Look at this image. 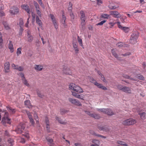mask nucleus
I'll return each instance as SVG.
<instances>
[{"mask_svg":"<svg viewBox=\"0 0 146 146\" xmlns=\"http://www.w3.org/2000/svg\"><path fill=\"white\" fill-rule=\"evenodd\" d=\"M69 88L70 90H73L74 91L72 92H76L79 94H81L83 92V90L80 87L72 83L70 84L69 85Z\"/></svg>","mask_w":146,"mask_h":146,"instance_id":"f257e3e1","label":"nucleus"},{"mask_svg":"<svg viewBox=\"0 0 146 146\" xmlns=\"http://www.w3.org/2000/svg\"><path fill=\"white\" fill-rule=\"evenodd\" d=\"M90 82L93 83L95 85L98 87V88H101L104 90H106L107 88L105 86H103L101 84L98 83L96 80L92 77H90L89 79Z\"/></svg>","mask_w":146,"mask_h":146,"instance_id":"f03ea898","label":"nucleus"},{"mask_svg":"<svg viewBox=\"0 0 146 146\" xmlns=\"http://www.w3.org/2000/svg\"><path fill=\"white\" fill-rule=\"evenodd\" d=\"M80 13L81 14L80 19L81 20V25L82 28L83 30H84L85 28V21L86 19V17L85 16V13L83 11H80Z\"/></svg>","mask_w":146,"mask_h":146,"instance_id":"7ed1b4c3","label":"nucleus"},{"mask_svg":"<svg viewBox=\"0 0 146 146\" xmlns=\"http://www.w3.org/2000/svg\"><path fill=\"white\" fill-rule=\"evenodd\" d=\"M135 123L136 121L135 120L130 118L123 121L122 123L124 125H133Z\"/></svg>","mask_w":146,"mask_h":146,"instance_id":"20e7f679","label":"nucleus"},{"mask_svg":"<svg viewBox=\"0 0 146 146\" xmlns=\"http://www.w3.org/2000/svg\"><path fill=\"white\" fill-rule=\"evenodd\" d=\"M9 113L7 112H5L3 117L2 118L1 122L3 123H7L10 124V119L8 117Z\"/></svg>","mask_w":146,"mask_h":146,"instance_id":"39448f33","label":"nucleus"},{"mask_svg":"<svg viewBox=\"0 0 146 146\" xmlns=\"http://www.w3.org/2000/svg\"><path fill=\"white\" fill-rule=\"evenodd\" d=\"M25 128L24 124H20L18 126L15 131L17 133H22L24 132V130Z\"/></svg>","mask_w":146,"mask_h":146,"instance_id":"423d86ee","label":"nucleus"},{"mask_svg":"<svg viewBox=\"0 0 146 146\" xmlns=\"http://www.w3.org/2000/svg\"><path fill=\"white\" fill-rule=\"evenodd\" d=\"M97 110L106 113L108 115H112L113 114L112 111L109 109H98Z\"/></svg>","mask_w":146,"mask_h":146,"instance_id":"0eeeda50","label":"nucleus"},{"mask_svg":"<svg viewBox=\"0 0 146 146\" xmlns=\"http://www.w3.org/2000/svg\"><path fill=\"white\" fill-rule=\"evenodd\" d=\"M118 27L121 29L125 33H127L130 30L129 28L127 27H122L120 25V23L119 22H116Z\"/></svg>","mask_w":146,"mask_h":146,"instance_id":"6e6552de","label":"nucleus"},{"mask_svg":"<svg viewBox=\"0 0 146 146\" xmlns=\"http://www.w3.org/2000/svg\"><path fill=\"white\" fill-rule=\"evenodd\" d=\"M19 9L17 7L13 6L11 9L9 11L10 14L14 15L17 14L19 12Z\"/></svg>","mask_w":146,"mask_h":146,"instance_id":"1a4fd4ad","label":"nucleus"},{"mask_svg":"<svg viewBox=\"0 0 146 146\" xmlns=\"http://www.w3.org/2000/svg\"><path fill=\"white\" fill-rule=\"evenodd\" d=\"M110 15L114 18H119L121 17V14L117 11H112L110 12Z\"/></svg>","mask_w":146,"mask_h":146,"instance_id":"9d476101","label":"nucleus"},{"mask_svg":"<svg viewBox=\"0 0 146 146\" xmlns=\"http://www.w3.org/2000/svg\"><path fill=\"white\" fill-rule=\"evenodd\" d=\"M69 101L72 104L78 106H80L82 104L79 101L77 100L70 98L68 99Z\"/></svg>","mask_w":146,"mask_h":146,"instance_id":"9b49d317","label":"nucleus"},{"mask_svg":"<svg viewBox=\"0 0 146 146\" xmlns=\"http://www.w3.org/2000/svg\"><path fill=\"white\" fill-rule=\"evenodd\" d=\"M63 73L66 75H71L72 74L71 68L64 66L62 70Z\"/></svg>","mask_w":146,"mask_h":146,"instance_id":"f8f14e48","label":"nucleus"},{"mask_svg":"<svg viewBox=\"0 0 146 146\" xmlns=\"http://www.w3.org/2000/svg\"><path fill=\"white\" fill-rule=\"evenodd\" d=\"M50 18L52 20V21L54 25V27L56 29H57L58 28V23L55 18L54 16L52 14H50Z\"/></svg>","mask_w":146,"mask_h":146,"instance_id":"ddd939ff","label":"nucleus"},{"mask_svg":"<svg viewBox=\"0 0 146 146\" xmlns=\"http://www.w3.org/2000/svg\"><path fill=\"white\" fill-rule=\"evenodd\" d=\"M27 39L28 42H31L33 40V37L31 34V33L29 30H27Z\"/></svg>","mask_w":146,"mask_h":146,"instance_id":"4468645a","label":"nucleus"},{"mask_svg":"<svg viewBox=\"0 0 146 146\" xmlns=\"http://www.w3.org/2000/svg\"><path fill=\"white\" fill-rule=\"evenodd\" d=\"M21 7L22 9L25 10L29 14H30L31 13V11L30 8L29 6L26 5H22Z\"/></svg>","mask_w":146,"mask_h":146,"instance_id":"2eb2a0df","label":"nucleus"},{"mask_svg":"<svg viewBox=\"0 0 146 146\" xmlns=\"http://www.w3.org/2000/svg\"><path fill=\"white\" fill-rule=\"evenodd\" d=\"M137 35L136 33H133L131 35L130 38V42L133 43L136 42Z\"/></svg>","mask_w":146,"mask_h":146,"instance_id":"dca6fc26","label":"nucleus"},{"mask_svg":"<svg viewBox=\"0 0 146 146\" xmlns=\"http://www.w3.org/2000/svg\"><path fill=\"white\" fill-rule=\"evenodd\" d=\"M25 111L26 112L28 115V117L30 119V122L32 125H34V124H35V122L34 120L32 118V116L31 113L29 111Z\"/></svg>","mask_w":146,"mask_h":146,"instance_id":"f3484780","label":"nucleus"},{"mask_svg":"<svg viewBox=\"0 0 146 146\" xmlns=\"http://www.w3.org/2000/svg\"><path fill=\"white\" fill-rule=\"evenodd\" d=\"M98 128L100 130L103 131H104L107 132L109 131L108 127L106 126L99 125L98 126Z\"/></svg>","mask_w":146,"mask_h":146,"instance_id":"a211bd4d","label":"nucleus"},{"mask_svg":"<svg viewBox=\"0 0 146 146\" xmlns=\"http://www.w3.org/2000/svg\"><path fill=\"white\" fill-rule=\"evenodd\" d=\"M122 91L126 93L129 94L131 93V88L125 86H124V87Z\"/></svg>","mask_w":146,"mask_h":146,"instance_id":"6ab92c4d","label":"nucleus"},{"mask_svg":"<svg viewBox=\"0 0 146 146\" xmlns=\"http://www.w3.org/2000/svg\"><path fill=\"white\" fill-rule=\"evenodd\" d=\"M92 142L93 144H91L90 146H100V141L98 140L93 139Z\"/></svg>","mask_w":146,"mask_h":146,"instance_id":"aec40b11","label":"nucleus"},{"mask_svg":"<svg viewBox=\"0 0 146 146\" xmlns=\"http://www.w3.org/2000/svg\"><path fill=\"white\" fill-rule=\"evenodd\" d=\"M79 94L76 92H72V95L80 99L84 100V97L83 95H79Z\"/></svg>","mask_w":146,"mask_h":146,"instance_id":"412c9836","label":"nucleus"},{"mask_svg":"<svg viewBox=\"0 0 146 146\" xmlns=\"http://www.w3.org/2000/svg\"><path fill=\"white\" fill-rule=\"evenodd\" d=\"M8 48L10 49L11 52H13L14 51L13 45L11 40L9 41V42L8 44Z\"/></svg>","mask_w":146,"mask_h":146,"instance_id":"4be33fe9","label":"nucleus"},{"mask_svg":"<svg viewBox=\"0 0 146 146\" xmlns=\"http://www.w3.org/2000/svg\"><path fill=\"white\" fill-rule=\"evenodd\" d=\"M36 23L41 28H42V23L41 21L39 19L38 17L37 16L36 17Z\"/></svg>","mask_w":146,"mask_h":146,"instance_id":"5701e85b","label":"nucleus"},{"mask_svg":"<svg viewBox=\"0 0 146 146\" xmlns=\"http://www.w3.org/2000/svg\"><path fill=\"white\" fill-rule=\"evenodd\" d=\"M6 72H8L9 69L10 64L9 62H7L4 64Z\"/></svg>","mask_w":146,"mask_h":146,"instance_id":"b1692460","label":"nucleus"},{"mask_svg":"<svg viewBox=\"0 0 146 146\" xmlns=\"http://www.w3.org/2000/svg\"><path fill=\"white\" fill-rule=\"evenodd\" d=\"M43 68V66L40 65H35V69L37 71L41 70Z\"/></svg>","mask_w":146,"mask_h":146,"instance_id":"393cba45","label":"nucleus"},{"mask_svg":"<svg viewBox=\"0 0 146 146\" xmlns=\"http://www.w3.org/2000/svg\"><path fill=\"white\" fill-rule=\"evenodd\" d=\"M25 105L27 107L31 108L32 107L30 101L29 100H27L25 102Z\"/></svg>","mask_w":146,"mask_h":146,"instance_id":"a878e982","label":"nucleus"},{"mask_svg":"<svg viewBox=\"0 0 146 146\" xmlns=\"http://www.w3.org/2000/svg\"><path fill=\"white\" fill-rule=\"evenodd\" d=\"M98 73L99 75L100 76V77L101 79L104 82L106 83L107 81L105 79L104 76L99 71H98Z\"/></svg>","mask_w":146,"mask_h":146,"instance_id":"bb28decb","label":"nucleus"},{"mask_svg":"<svg viewBox=\"0 0 146 146\" xmlns=\"http://www.w3.org/2000/svg\"><path fill=\"white\" fill-rule=\"evenodd\" d=\"M7 108L9 112L11 113H14L16 112L15 109H13L11 107H7Z\"/></svg>","mask_w":146,"mask_h":146,"instance_id":"cd10ccee","label":"nucleus"},{"mask_svg":"<svg viewBox=\"0 0 146 146\" xmlns=\"http://www.w3.org/2000/svg\"><path fill=\"white\" fill-rule=\"evenodd\" d=\"M141 118L143 120L145 119L146 118V113L145 112H142L139 113Z\"/></svg>","mask_w":146,"mask_h":146,"instance_id":"c85d7f7f","label":"nucleus"},{"mask_svg":"<svg viewBox=\"0 0 146 146\" xmlns=\"http://www.w3.org/2000/svg\"><path fill=\"white\" fill-rule=\"evenodd\" d=\"M46 139L48 142V144L50 146H52L53 145V140L51 138H47Z\"/></svg>","mask_w":146,"mask_h":146,"instance_id":"c756f323","label":"nucleus"},{"mask_svg":"<svg viewBox=\"0 0 146 146\" xmlns=\"http://www.w3.org/2000/svg\"><path fill=\"white\" fill-rule=\"evenodd\" d=\"M77 40L79 43L80 45L84 48V46L82 44V39L79 36H78Z\"/></svg>","mask_w":146,"mask_h":146,"instance_id":"7c9ffc66","label":"nucleus"},{"mask_svg":"<svg viewBox=\"0 0 146 146\" xmlns=\"http://www.w3.org/2000/svg\"><path fill=\"white\" fill-rule=\"evenodd\" d=\"M73 47L74 48L75 51L76 53H78L79 51V49L78 48V45L75 43H73Z\"/></svg>","mask_w":146,"mask_h":146,"instance_id":"2f4dec72","label":"nucleus"},{"mask_svg":"<svg viewBox=\"0 0 146 146\" xmlns=\"http://www.w3.org/2000/svg\"><path fill=\"white\" fill-rule=\"evenodd\" d=\"M3 23L6 30H8L10 29V28L7 22L6 21H4L3 22Z\"/></svg>","mask_w":146,"mask_h":146,"instance_id":"473e14b6","label":"nucleus"},{"mask_svg":"<svg viewBox=\"0 0 146 146\" xmlns=\"http://www.w3.org/2000/svg\"><path fill=\"white\" fill-rule=\"evenodd\" d=\"M137 79L144 81L145 80V78L143 75L141 74H137Z\"/></svg>","mask_w":146,"mask_h":146,"instance_id":"72a5a7b5","label":"nucleus"},{"mask_svg":"<svg viewBox=\"0 0 146 146\" xmlns=\"http://www.w3.org/2000/svg\"><path fill=\"white\" fill-rule=\"evenodd\" d=\"M7 142L9 144H10L9 146H13L14 144V141L12 138H10L8 139Z\"/></svg>","mask_w":146,"mask_h":146,"instance_id":"f704fd0d","label":"nucleus"},{"mask_svg":"<svg viewBox=\"0 0 146 146\" xmlns=\"http://www.w3.org/2000/svg\"><path fill=\"white\" fill-rule=\"evenodd\" d=\"M91 115V117H92L95 119H98L100 117L99 115L93 113Z\"/></svg>","mask_w":146,"mask_h":146,"instance_id":"c9c22d12","label":"nucleus"},{"mask_svg":"<svg viewBox=\"0 0 146 146\" xmlns=\"http://www.w3.org/2000/svg\"><path fill=\"white\" fill-rule=\"evenodd\" d=\"M118 144L121 145L127 146V144L125 142L121 140H119L117 141Z\"/></svg>","mask_w":146,"mask_h":146,"instance_id":"e433bc0d","label":"nucleus"},{"mask_svg":"<svg viewBox=\"0 0 146 146\" xmlns=\"http://www.w3.org/2000/svg\"><path fill=\"white\" fill-rule=\"evenodd\" d=\"M110 16L109 15L107 14H103L101 16V17L102 18L104 19H108L110 18Z\"/></svg>","mask_w":146,"mask_h":146,"instance_id":"4c0bfd02","label":"nucleus"},{"mask_svg":"<svg viewBox=\"0 0 146 146\" xmlns=\"http://www.w3.org/2000/svg\"><path fill=\"white\" fill-rule=\"evenodd\" d=\"M22 80L23 83L25 86H29V83L26 78L23 79Z\"/></svg>","mask_w":146,"mask_h":146,"instance_id":"58836bf2","label":"nucleus"},{"mask_svg":"<svg viewBox=\"0 0 146 146\" xmlns=\"http://www.w3.org/2000/svg\"><path fill=\"white\" fill-rule=\"evenodd\" d=\"M46 128L48 131H49L48 129H49V122L48 119L46 118Z\"/></svg>","mask_w":146,"mask_h":146,"instance_id":"ea45409f","label":"nucleus"},{"mask_svg":"<svg viewBox=\"0 0 146 146\" xmlns=\"http://www.w3.org/2000/svg\"><path fill=\"white\" fill-rule=\"evenodd\" d=\"M3 9V6H1L0 8V14L1 16H3L5 15V13L2 11Z\"/></svg>","mask_w":146,"mask_h":146,"instance_id":"a19ab883","label":"nucleus"},{"mask_svg":"<svg viewBox=\"0 0 146 146\" xmlns=\"http://www.w3.org/2000/svg\"><path fill=\"white\" fill-rule=\"evenodd\" d=\"M116 45L119 48H121L125 46V44L122 42L118 43Z\"/></svg>","mask_w":146,"mask_h":146,"instance_id":"79ce46f5","label":"nucleus"},{"mask_svg":"<svg viewBox=\"0 0 146 146\" xmlns=\"http://www.w3.org/2000/svg\"><path fill=\"white\" fill-rule=\"evenodd\" d=\"M109 8L111 9H114L117 8L115 6L113 5L112 4H110L109 5Z\"/></svg>","mask_w":146,"mask_h":146,"instance_id":"37998d69","label":"nucleus"},{"mask_svg":"<svg viewBox=\"0 0 146 146\" xmlns=\"http://www.w3.org/2000/svg\"><path fill=\"white\" fill-rule=\"evenodd\" d=\"M21 50L22 48L21 47L17 49V54L18 56L21 53Z\"/></svg>","mask_w":146,"mask_h":146,"instance_id":"c03bdc74","label":"nucleus"},{"mask_svg":"<svg viewBox=\"0 0 146 146\" xmlns=\"http://www.w3.org/2000/svg\"><path fill=\"white\" fill-rule=\"evenodd\" d=\"M66 19V17L64 15L62 14V19L61 21H62V24H64L65 26V23Z\"/></svg>","mask_w":146,"mask_h":146,"instance_id":"a18cd8bd","label":"nucleus"},{"mask_svg":"<svg viewBox=\"0 0 146 146\" xmlns=\"http://www.w3.org/2000/svg\"><path fill=\"white\" fill-rule=\"evenodd\" d=\"M117 87L119 90L122 91L124 87V86L121 84H118L117 85Z\"/></svg>","mask_w":146,"mask_h":146,"instance_id":"49530a36","label":"nucleus"},{"mask_svg":"<svg viewBox=\"0 0 146 146\" xmlns=\"http://www.w3.org/2000/svg\"><path fill=\"white\" fill-rule=\"evenodd\" d=\"M24 29L23 27L21 26L20 27V29L19 30V36H21L23 32Z\"/></svg>","mask_w":146,"mask_h":146,"instance_id":"de8ad7c7","label":"nucleus"},{"mask_svg":"<svg viewBox=\"0 0 146 146\" xmlns=\"http://www.w3.org/2000/svg\"><path fill=\"white\" fill-rule=\"evenodd\" d=\"M23 135L25 136L26 138L27 139H29V134L28 133V131H27L26 132H25L24 134H22Z\"/></svg>","mask_w":146,"mask_h":146,"instance_id":"09e8293b","label":"nucleus"},{"mask_svg":"<svg viewBox=\"0 0 146 146\" xmlns=\"http://www.w3.org/2000/svg\"><path fill=\"white\" fill-rule=\"evenodd\" d=\"M37 14L39 17L41 16V13L40 11V8L36 9Z\"/></svg>","mask_w":146,"mask_h":146,"instance_id":"8fccbe9b","label":"nucleus"},{"mask_svg":"<svg viewBox=\"0 0 146 146\" xmlns=\"http://www.w3.org/2000/svg\"><path fill=\"white\" fill-rule=\"evenodd\" d=\"M56 119L57 120H58V122L62 124H65L66 123V122H65L59 119V118L58 117H56Z\"/></svg>","mask_w":146,"mask_h":146,"instance_id":"3c124183","label":"nucleus"},{"mask_svg":"<svg viewBox=\"0 0 146 146\" xmlns=\"http://www.w3.org/2000/svg\"><path fill=\"white\" fill-rule=\"evenodd\" d=\"M19 21L20 22L19 23V25L20 27H21H21H22V26L24 24L23 19L22 18H20Z\"/></svg>","mask_w":146,"mask_h":146,"instance_id":"603ef678","label":"nucleus"},{"mask_svg":"<svg viewBox=\"0 0 146 146\" xmlns=\"http://www.w3.org/2000/svg\"><path fill=\"white\" fill-rule=\"evenodd\" d=\"M123 76L124 78H126L129 79L131 80H134V79L131 77L130 76H129L127 75H123Z\"/></svg>","mask_w":146,"mask_h":146,"instance_id":"864d4df0","label":"nucleus"},{"mask_svg":"<svg viewBox=\"0 0 146 146\" xmlns=\"http://www.w3.org/2000/svg\"><path fill=\"white\" fill-rule=\"evenodd\" d=\"M34 4L35 7L36 9L39 8V6L38 3L36 1L34 2Z\"/></svg>","mask_w":146,"mask_h":146,"instance_id":"5fc2aeb1","label":"nucleus"},{"mask_svg":"<svg viewBox=\"0 0 146 146\" xmlns=\"http://www.w3.org/2000/svg\"><path fill=\"white\" fill-rule=\"evenodd\" d=\"M111 52L112 53L113 55L116 58H117L118 56L117 54L115 53L114 50L112 49L111 50Z\"/></svg>","mask_w":146,"mask_h":146,"instance_id":"6e6d98bb","label":"nucleus"},{"mask_svg":"<svg viewBox=\"0 0 146 146\" xmlns=\"http://www.w3.org/2000/svg\"><path fill=\"white\" fill-rule=\"evenodd\" d=\"M19 75L21 77L22 80L25 78L24 73L21 72L19 74Z\"/></svg>","mask_w":146,"mask_h":146,"instance_id":"4d7b16f0","label":"nucleus"},{"mask_svg":"<svg viewBox=\"0 0 146 146\" xmlns=\"http://www.w3.org/2000/svg\"><path fill=\"white\" fill-rule=\"evenodd\" d=\"M72 4L71 2L69 3V5L68 7V10L69 11H72Z\"/></svg>","mask_w":146,"mask_h":146,"instance_id":"13d9d810","label":"nucleus"},{"mask_svg":"<svg viewBox=\"0 0 146 146\" xmlns=\"http://www.w3.org/2000/svg\"><path fill=\"white\" fill-rule=\"evenodd\" d=\"M106 22V20H103L101 22L99 23L96 25H103L104 23H105Z\"/></svg>","mask_w":146,"mask_h":146,"instance_id":"bf43d9fd","label":"nucleus"},{"mask_svg":"<svg viewBox=\"0 0 146 146\" xmlns=\"http://www.w3.org/2000/svg\"><path fill=\"white\" fill-rule=\"evenodd\" d=\"M108 24H109L110 25V26L109 27L110 28H111L114 26V25L115 24H117V23H114L113 22H111L109 23Z\"/></svg>","mask_w":146,"mask_h":146,"instance_id":"052dcab7","label":"nucleus"},{"mask_svg":"<svg viewBox=\"0 0 146 146\" xmlns=\"http://www.w3.org/2000/svg\"><path fill=\"white\" fill-rule=\"evenodd\" d=\"M12 67L15 69H17L19 66L18 65H15L13 64L12 65Z\"/></svg>","mask_w":146,"mask_h":146,"instance_id":"680f3d73","label":"nucleus"},{"mask_svg":"<svg viewBox=\"0 0 146 146\" xmlns=\"http://www.w3.org/2000/svg\"><path fill=\"white\" fill-rule=\"evenodd\" d=\"M3 40L0 39V48L1 49L3 47Z\"/></svg>","mask_w":146,"mask_h":146,"instance_id":"e2e57ef3","label":"nucleus"},{"mask_svg":"<svg viewBox=\"0 0 146 146\" xmlns=\"http://www.w3.org/2000/svg\"><path fill=\"white\" fill-rule=\"evenodd\" d=\"M38 2L40 5L42 7H44V4L42 3V1L41 0H38Z\"/></svg>","mask_w":146,"mask_h":146,"instance_id":"0e129e2a","label":"nucleus"},{"mask_svg":"<svg viewBox=\"0 0 146 146\" xmlns=\"http://www.w3.org/2000/svg\"><path fill=\"white\" fill-rule=\"evenodd\" d=\"M18 70L20 71H23L24 70V68L21 66H18L17 69Z\"/></svg>","mask_w":146,"mask_h":146,"instance_id":"69168bd1","label":"nucleus"},{"mask_svg":"<svg viewBox=\"0 0 146 146\" xmlns=\"http://www.w3.org/2000/svg\"><path fill=\"white\" fill-rule=\"evenodd\" d=\"M90 133L92 135H94L96 136V135H98V134H97L95 133V132L92 130H91L90 131Z\"/></svg>","mask_w":146,"mask_h":146,"instance_id":"338daca9","label":"nucleus"},{"mask_svg":"<svg viewBox=\"0 0 146 146\" xmlns=\"http://www.w3.org/2000/svg\"><path fill=\"white\" fill-rule=\"evenodd\" d=\"M88 115H90V116L91 117L92 116V114L93 113H90V111H87L85 110L84 111Z\"/></svg>","mask_w":146,"mask_h":146,"instance_id":"774afa93","label":"nucleus"}]
</instances>
